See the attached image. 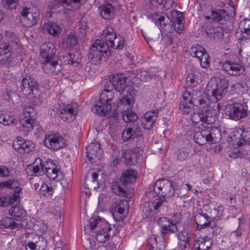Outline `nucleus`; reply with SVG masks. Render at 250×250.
Segmentation results:
<instances>
[{
	"mask_svg": "<svg viewBox=\"0 0 250 250\" xmlns=\"http://www.w3.org/2000/svg\"><path fill=\"white\" fill-rule=\"evenodd\" d=\"M69 59L68 60L67 62L70 64H78L80 62V59L82 57L81 54L79 52H76L75 54L71 53H68Z\"/></svg>",
	"mask_w": 250,
	"mask_h": 250,
	"instance_id": "obj_49",
	"label": "nucleus"
},
{
	"mask_svg": "<svg viewBox=\"0 0 250 250\" xmlns=\"http://www.w3.org/2000/svg\"><path fill=\"white\" fill-rule=\"evenodd\" d=\"M98 11L101 17L104 20H111L114 15V9L112 4L109 3L100 6Z\"/></svg>",
	"mask_w": 250,
	"mask_h": 250,
	"instance_id": "obj_26",
	"label": "nucleus"
},
{
	"mask_svg": "<svg viewBox=\"0 0 250 250\" xmlns=\"http://www.w3.org/2000/svg\"><path fill=\"white\" fill-rule=\"evenodd\" d=\"M228 14L224 9L212 10L210 16L206 17V19H210L214 22H221L226 21Z\"/></svg>",
	"mask_w": 250,
	"mask_h": 250,
	"instance_id": "obj_29",
	"label": "nucleus"
},
{
	"mask_svg": "<svg viewBox=\"0 0 250 250\" xmlns=\"http://www.w3.org/2000/svg\"><path fill=\"white\" fill-rule=\"evenodd\" d=\"M152 76L150 72L147 70H144L139 72L136 74V77L142 81H147L152 79Z\"/></svg>",
	"mask_w": 250,
	"mask_h": 250,
	"instance_id": "obj_50",
	"label": "nucleus"
},
{
	"mask_svg": "<svg viewBox=\"0 0 250 250\" xmlns=\"http://www.w3.org/2000/svg\"><path fill=\"white\" fill-rule=\"evenodd\" d=\"M106 41H108L110 44V46L112 48L121 50L123 49L125 46V39L123 37L119 34H116L111 37L106 38Z\"/></svg>",
	"mask_w": 250,
	"mask_h": 250,
	"instance_id": "obj_27",
	"label": "nucleus"
},
{
	"mask_svg": "<svg viewBox=\"0 0 250 250\" xmlns=\"http://www.w3.org/2000/svg\"><path fill=\"white\" fill-rule=\"evenodd\" d=\"M113 28L108 25L103 30L102 35L104 36L105 41L100 40L95 41V65L99 64L102 61H105L107 57L110 55L109 45L107 42L106 38L114 36Z\"/></svg>",
	"mask_w": 250,
	"mask_h": 250,
	"instance_id": "obj_3",
	"label": "nucleus"
},
{
	"mask_svg": "<svg viewBox=\"0 0 250 250\" xmlns=\"http://www.w3.org/2000/svg\"><path fill=\"white\" fill-rule=\"evenodd\" d=\"M0 225L5 228H9L11 229H19L22 227L20 220L10 217H5L2 218L0 221Z\"/></svg>",
	"mask_w": 250,
	"mask_h": 250,
	"instance_id": "obj_25",
	"label": "nucleus"
},
{
	"mask_svg": "<svg viewBox=\"0 0 250 250\" xmlns=\"http://www.w3.org/2000/svg\"><path fill=\"white\" fill-rule=\"evenodd\" d=\"M94 143H91L86 147V157L90 162V164H92L93 155L94 151Z\"/></svg>",
	"mask_w": 250,
	"mask_h": 250,
	"instance_id": "obj_56",
	"label": "nucleus"
},
{
	"mask_svg": "<svg viewBox=\"0 0 250 250\" xmlns=\"http://www.w3.org/2000/svg\"><path fill=\"white\" fill-rule=\"evenodd\" d=\"M19 193L15 191L13 194L7 197H0V206L5 207L12 205L15 202H18Z\"/></svg>",
	"mask_w": 250,
	"mask_h": 250,
	"instance_id": "obj_33",
	"label": "nucleus"
},
{
	"mask_svg": "<svg viewBox=\"0 0 250 250\" xmlns=\"http://www.w3.org/2000/svg\"><path fill=\"white\" fill-rule=\"evenodd\" d=\"M225 112L230 119L237 121L246 116L247 110L243 104L236 102L228 104Z\"/></svg>",
	"mask_w": 250,
	"mask_h": 250,
	"instance_id": "obj_8",
	"label": "nucleus"
},
{
	"mask_svg": "<svg viewBox=\"0 0 250 250\" xmlns=\"http://www.w3.org/2000/svg\"><path fill=\"white\" fill-rule=\"evenodd\" d=\"M207 53L205 49L199 45L192 46L190 49L191 56L197 58L198 60H200L205 53Z\"/></svg>",
	"mask_w": 250,
	"mask_h": 250,
	"instance_id": "obj_38",
	"label": "nucleus"
},
{
	"mask_svg": "<svg viewBox=\"0 0 250 250\" xmlns=\"http://www.w3.org/2000/svg\"><path fill=\"white\" fill-rule=\"evenodd\" d=\"M124 158L126 163L129 165H133L137 162L136 154L131 149L125 151Z\"/></svg>",
	"mask_w": 250,
	"mask_h": 250,
	"instance_id": "obj_42",
	"label": "nucleus"
},
{
	"mask_svg": "<svg viewBox=\"0 0 250 250\" xmlns=\"http://www.w3.org/2000/svg\"><path fill=\"white\" fill-rule=\"evenodd\" d=\"M137 175L136 171L131 168L127 169L123 172L120 182L125 187L129 184L134 182Z\"/></svg>",
	"mask_w": 250,
	"mask_h": 250,
	"instance_id": "obj_22",
	"label": "nucleus"
},
{
	"mask_svg": "<svg viewBox=\"0 0 250 250\" xmlns=\"http://www.w3.org/2000/svg\"><path fill=\"white\" fill-rule=\"evenodd\" d=\"M211 218L206 213H197L194 217V221L197 225L196 229H200L208 226L212 227Z\"/></svg>",
	"mask_w": 250,
	"mask_h": 250,
	"instance_id": "obj_23",
	"label": "nucleus"
},
{
	"mask_svg": "<svg viewBox=\"0 0 250 250\" xmlns=\"http://www.w3.org/2000/svg\"><path fill=\"white\" fill-rule=\"evenodd\" d=\"M122 117L125 122L127 123V124L138 123L137 122L138 119V116L131 110L124 111L122 113Z\"/></svg>",
	"mask_w": 250,
	"mask_h": 250,
	"instance_id": "obj_37",
	"label": "nucleus"
},
{
	"mask_svg": "<svg viewBox=\"0 0 250 250\" xmlns=\"http://www.w3.org/2000/svg\"><path fill=\"white\" fill-rule=\"evenodd\" d=\"M154 192L157 197L149 203L150 210L154 208L157 210L166 201V197H171L174 195V187L171 182L167 179L158 180L153 185Z\"/></svg>",
	"mask_w": 250,
	"mask_h": 250,
	"instance_id": "obj_2",
	"label": "nucleus"
},
{
	"mask_svg": "<svg viewBox=\"0 0 250 250\" xmlns=\"http://www.w3.org/2000/svg\"><path fill=\"white\" fill-rule=\"evenodd\" d=\"M58 58H53L46 60L43 63L42 68L44 71L48 74H57L62 69Z\"/></svg>",
	"mask_w": 250,
	"mask_h": 250,
	"instance_id": "obj_19",
	"label": "nucleus"
},
{
	"mask_svg": "<svg viewBox=\"0 0 250 250\" xmlns=\"http://www.w3.org/2000/svg\"><path fill=\"white\" fill-rule=\"evenodd\" d=\"M222 69L230 76H238L243 74L245 68L240 64L231 61H225L222 63Z\"/></svg>",
	"mask_w": 250,
	"mask_h": 250,
	"instance_id": "obj_13",
	"label": "nucleus"
},
{
	"mask_svg": "<svg viewBox=\"0 0 250 250\" xmlns=\"http://www.w3.org/2000/svg\"><path fill=\"white\" fill-rule=\"evenodd\" d=\"M114 97L112 89L108 88L105 83L104 88L100 95L99 101L95 104V113L102 116H105L112 108L111 102Z\"/></svg>",
	"mask_w": 250,
	"mask_h": 250,
	"instance_id": "obj_4",
	"label": "nucleus"
},
{
	"mask_svg": "<svg viewBox=\"0 0 250 250\" xmlns=\"http://www.w3.org/2000/svg\"><path fill=\"white\" fill-rule=\"evenodd\" d=\"M151 2L152 4L158 3L159 5H163L164 6L167 7L166 5H167V6L169 5L171 6L172 4L173 1L170 0H151Z\"/></svg>",
	"mask_w": 250,
	"mask_h": 250,
	"instance_id": "obj_60",
	"label": "nucleus"
},
{
	"mask_svg": "<svg viewBox=\"0 0 250 250\" xmlns=\"http://www.w3.org/2000/svg\"><path fill=\"white\" fill-rule=\"evenodd\" d=\"M170 15L172 17V20L175 23V24H183V21L184 18L181 12L177 10H171Z\"/></svg>",
	"mask_w": 250,
	"mask_h": 250,
	"instance_id": "obj_47",
	"label": "nucleus"
},
{
	"mask_svg": "<svg viewBox=\"0 0 250 250\" xmlns=\"http://www.w3.org/2000/svg\"><path fill=\"white\" fill-rule=\"evenodd\" d=\"M142 135L139 123L127 124L122 132V139L124 142H128Z\"/></svg>",
	"mask_w": 250,
	"mask_h": 250,
	"instance_id": "obj_11",
	"label": "nucleus"
},
{
	"mask_svg": "<svg viewBox=\"0 0 250 250\" xmlns=\"http://www.w3.org/2000/svg\"><path fill=\"white\" fill-rule=\"evenodd\" d=\"M52 167L45 171L46 175L50 179H54L57 177L58 170L56 165H52Z\"/></svg>",
	"mask_w": 250,
	"mask_h": 250,
	"instance_id": "obj_54",
	"label": "nucleus"
},
{
	"mask_svg": "<svg viewBox=\"0 0 250 250\" xmlns=\"http://www.w3.org/2000/svg\"><path fill=\"white\" fill-rule=\"evenodd\" d=\"M37 161H39V163L35 165V164H33V166H28V168L30 170H32L33 173L35 174L36 175H41L44 173L43 169V165L42 163V160L40 158L36 160V162H37Z\"/></svg>",
	"mask_w": 250,
	"mask_h": 250,
	"instance_id": "obj_43",
	"label": "nucleus"
},
{
	"mask_svg": "<svg viewBox=\"0 0 250 250\" xmlns=\"http://www.w3.org/2000/svg\"><path fill=\"white\" fill-rule=\"evenodd\" d=\"M229 86V80L226 78L220 79L219 82L216 84V88L212 91V97L218 102L221 100L227 92Z\"/></svg>",
	"mask_w": 250,
	"mask_h": 250,
	"instance_id": "obj_18",
	"label": "nucleus"
},
{
	"mask_svg": "<svg viewBox=\"0 0 250 250\" xmlns=\"http://www.w3.org/2000/svg\"><path fill=\"white\" fill-rule=\"evenodd\" d=\"M22 17V21L24 26L29 27L36 24L40 20L38 9L35 7H23L21 11Z\"/></svg>",
	"mask_w": 250,
	"mask_h": 250,
	"instance_id": "obj_7",
	"label": "nucleus"
},
{
	"mask_svg": "<svg viewBox=\"0 0 250 250\" xmlns=\"http://www.w3.org/2000/svg\"><path fill=\"white\" fill-rule=\"evenodd\" d=\"M126 78L123 74H117L109 78L108 80H106L105 83L108 88H113L120 93L123 92L127 87Z\"/></svg>",
	"mask_w": 250,
	"mask_h": 250,
	"instance_id": "obj_10",
	"label": "nucleus"
},
{
	"mask_svg": "<svg viewBox=\"0 0 250 250\" xmlns=\"http://www.w3.org/2000/svg\"><path fill=\"white\" fill-rule=\"evenodd\" d=\"M86 0H54V5L68 11L78 9Z\"/></svg>",
	"mask_w": 250,
	"mask_h": 250,
	"instance_id": "obj_17",
	"label": "nucleus"
},
{
	"mask_svg": "<svg viewBox=\"0 0 250 250\" xmlns=\"http://www.w3.org/2000/svg\"><path fill=\"white\" fill-rule=\"evenodd\" d=\"M157 223L163 237L178 231L177 224L179 222L175 220L167 217H160Z\"/></svg>",
	"mask_w": 250,
	"mask_h": 250,
	"instance_id": "obj_9",
	"label": "nucleus"
},
{
	"mask_svg": "<svg viewBox=\"0 0 250 250\" xmlns=\"http://www.w3.org/2000/svg\"><path fill=\"white\" fill-rule=\"evenodd\" d=\"M44 143L47 147L53 150H58L65 145V140L58 134H51L46 136Z\"/></svg>",
	"mask_w": 250,
	"mask_h": 250,
	"instance_id": "obj_12",
	"label": "nucleus"
},
{
	"mask_svg": "<svg viewBox=\"0 0 250 250\" xmlns=\"http://www.w3.org/2000/svg\"><path fill=\"white\" fill-rule=\"evenodd\" d=\"M236 37L239 40H247L250 39V31L249 30L241 28V26H239L238 29L235 33Z\"/></svg>",
	"mask_w": 250,
	"mask_h": 250,
	"instance_id": "obj_44",
	"label": "nucleus"
},
{
	"mask_svg": "<svg viewBox=\"0 0 250 250\" xmlns=\"http://www.w3.org/2000/svg\"><path fill=\"white\" fill-rule=\"evenodd\" d=\"M244 87L242 83H237L230 87V92L231 94H240L244 91Z\"/></svg>",
	"mask_w": 250,
	"mask_h": 250,
	"instance_id": "obj_52",
	"label": "nucleus"
},
{
	"mask_svg": "<svg viewBox=\"0 0 250 250\" xmlns=\"http://www.w3.org/2000/svg\"><path fill=\"white\" fill-rule=\"evenodd\" d=\"M40 192L41 194L44 196L49 197L52 194L53 189L46 184H43L40 189Z\"/></svg>",
	"mask_w": 250,
	"mask_h": 250,
	"instance_id": "obj_51",
	"label": "nucleus"
},
{
	"mask_svg": "<svg viewBox=\"0 0 250 250\" xmlns=\"http://www.w3.org/2000/svg\"><path fill=\"white\" fill-rule=\"evenodd\" d=\"M212 245V240L208 236L200 237L196 242L194 246L197 250H208Z\"/></svg>",
	"mask_w": 250,
	"mask_h": 250,
	"instance_id": "obj_30",
	"label": "nucleus"
},
{
	"mask_svg": "<svg viewBox=\"0 0 250 250\" xmlns=\"http://www.w3.org/2000/svg\"><path fill=\"white\" fill-rule=\"evenodd\" d=\"M206 32L208 38L215 41L222 40L224 36L223 30L219 26L208 27Z\"/></svg>",
	"mask_w": 250,
	"mask_h": 250,
	"instance_id": "obj_28",
	"label": "nucleus"
},
{
	"mask_svg": "<svg viewBox=\"0 0 250 250\" xmlns=\"http://www.w3.org/2000/svg\"><path fill=\"white\" fill-rule=\"evenodd\" d=\"M9 214L13 216L20 218L25 216V210L20 205L16 204L9 210Z\"/></svg>",
	"mask_w": 250,
	"mask_h": 250,
	"instance_id": "obj_40",
	"label": "nucleus"
},
{
	"mask_svg": "<svg viewBox=\"0 0 250 250\" xmlns=\"http://www.w3.org/2000/svg\"><path fill=\"white\" fill-rule=\"evenodd\" d=\"M159 111L157 109L146 112L141 118L142 124L145 129H151L158 118Z\"/></svg>",
	"mask_w": 250,
	"mask_h": 250,
	"instance_id": "obj_16",
	"label": "nucleus"
},
{
	"mask_svg": "<svg viewBox=\"0 0 250 250\" xmlns=\"http://www.w3.org/2000/svg\"><path fill=\"white\" fill-rule=\"evenodd\" d=\"M188 156V154L185 150L179 149L178 151L177 158L179 160L183 161L185 160Z\"/></svg>",
	"mask_w": 250,
	"mask_h": 250,
	"instance_id": "obj_62",
	"label": "nucleus"
},
{
	"mask_svg": "<svg viewBox=\"0 0 250 250\" xmlns=\"http://www.w3.org/2000/svg\"><path fill=\"white\" fill-rule=\"evenodd\" d=\"M43 28L54 37H58L61 33L60 27L54 22H48L44 24Z\"/></svg>",
	"mask_w": 250,
	"mask_h": 250,
	"instance_id": "obj_35",
	"label": "nucleus"
},
{
	"mask_svg": "<svg viewBox=\"0 0 250 250\" xmlns=\"http://www.w3.org/2000/svg\"><path fill=\"white\" fill-rule=\"evenodd\" d=\"M41 56L46 60L58 58L55 55L56 50L53 44L50 42L45 43L42 44L40 47Z\"/></svg>",
	"mask_w": 250,
	"mask_h": 250,
	"instance_id": "obj_21",
	"label": "nucleus"
},
{
	"mask_svg": "<svg viewBox=\"0 0 250 250\" xmlns=\"http://www.w3.org/2000/svg\"><path fill=\"white\" fill-rule=\"evenodd\" d=\"M111 188L113 192L117 195L127 198H129L132 196L131 193H128L125 188L122 187V185L117 183H113L111 186Z\"/></svg>",
	"mask_w": 250,
	"mask_h": 250,
	"instance_id": "obj_36",
	"label": "nucleus"
},
{
	"mask_svg": "<svg viewBox=\"0 0 250 250\" xmlns=\"http://www.w3.org/2000/svg\"><path fill=\"white\" fill-rule=\"evenodd\" d=\"M238 146H243L247 151L250 149V127H244L239 140L237 142Z\"/></svg>",
	"mask_w": 250,
	"mask_h": 250,
	"instance_id": "obj_24",
	"label": "nucleus"
},
{
	"mask_svg": "<svg viewBox=\"0 0 250 250\" xmlns=\"http://www.w3.org/2000/svg\"><path fill=\"white\" fill-rule=\"evenodd\" d=\"M239 26H241L242 29L244 28V29H246L250 31V20L242 21L240 22Z\"/></svg>",
	"mask_w": 250,
	"mask_h": 250,
	"instance_id": "obj_63",
	"label": "nucleus"
},
{
	"mask_svg": "<svg viewBox=\"0 0 250 250\" xmlns=\"http://www.w3.org/2000/svg\"><path fill=\"white\" fill-rule=\"evenodd\" d=\"M128 208V202L126 200H122L117 203L114 208V213L113 214L115 217V214L118 213L122 215L120 216V219H122L123 217L125 216V212Z\"/></svg>",
	"mask_w": 250,
	"mask_h": 250,
	"instance_id": "obj_32",
	"label": "nucleus"
},
{
	"mask_svg": "<svg viewBox=\"0 0 250 250\" xmlns=\"http://www.w3.org/2000/svg\"><path fill=\"white\" fill-rule=\"evenodd\" d=\"M20 89L25 96L33 95L36 98L40 95L39 85L38 83L30 77H23L21 82Z\"/></svg>",
	"mask_w": 250,
	"mask_h": 250,
	"instance_id": "obj_6",
	"label": "nucleus"
},
{
	"mask_svg": "<svg viewBox=\"0 0 250 250\" xmlns=\"http://www.w3.org/2000/svg\"><path fill=\"white\" fill-rule=\"evenodd\" d=\"M207 133L208 131H206V128L202 127L201 131L195 132L193 136L195 142L199 145H203L207 143Z\"/></svg>",
	"mask_w": 250,
	"mask_h": 250,
	"instance_id": "obj_34",
	"label": "nucleus"
},
{
	"mask_svg": "<svg viewBox=\"0 0 250 250\" xmlns=\"http://www.w3.org/2000/svg\"><path fill=\"white\" fill-rule=\"evenodd\" d=\"M18 0H2L4 7L7 9H14L17 5Z\"/></svg>",
	"mask_w": 250,
	"mask_h": 250,
	"instance_id": "obj_58",
	"label": "nucleus"
},
{
	"mask_svg": "<svg viewBox=\"0 0 250 250\" xmlns=\"http://www.w3.org/2000/svg\"><path fill=\"white\" fill-rule=\"evenodd\" d=\"M39 242H36V243H33L32 242H29L27 243L26 245V250H28V249L27 247H28V248L30 250H35L36 249H37L38 248V249H40V247L39 245Z\"/></svg>",
	"mask_w": 250,
	"mask_h": 250,
	"instance_id": "obj_64",
	"label": "nucleus"
},
{
	"mask_svg": "<svg viewBox=\"0 0 250 250\" xmlns=\"http://www.w3.org/2000/svg\"><path fill=\"white\" fill-rule=\"evenodd\" d=\"M199 81L198 75L193 73L189 74L186 78L187 84L188 86H195L199 83Z\"/></svg>",
	"mask_w": 250,
	"mask_h": 250,
	"instance_id": "obj_45",
	"label": "nucleus"
},
{
	"mask_svg": "<svg viewBox=\"0 0 250 250\" xmlns=\"http://www.w3.org/2000/svg\"><path fill=\"white\" fill-rule=\"evenodd\" d=\"M12 146L15 150L21 153H29L34 149L35 145L30 141H25L23 138L19 136L13 142Z\"/></svg>",
	"mask_w": 250,
	"mask_h": 250,
	"instance_id": "obj_15",
	"label": "nucleus"
},
{
	"mask_svg": "<svg viewBox=\"0 0 250 250\" xmlns=\"http://www.w3.org/2000/svg\"><path fill=\"white\" fill-rule=\"evenodd\" d=\"M210 56L207 53L202 56L199 61L200 62L201 66L203 68H208L210 66Z\"/></svg>",
	"mask_w": 250,
	"mask_h": 250,
	"instance_id": "obj_53",
	"label": "nucleus"
},
{
	"mask_svg": "<svg viewBox=\"0 0 250 250\" xmlns=\"http://www.w3.org/2000/svg\"><path fill=\"white\" fill-rule=\"evenodd\" d=\"M14 51V45L9 42L0 44V64L8 65L11 62V54Z\"/></svg>",
	"mask_w": 250,
	"mask_h": 250,
	"instance_id": "obj_14",
	"label": "nucleus"
},
{
	"mask_svg": "<svg viewBox=\"0 0 250 250\" xmlns=\"http://www.w3.org/2000/svg\"><path fill=\"white\" fill-rule=\"evenodd\" d=\"M179 239L184 242L185 244H188L189 242V234L187 230L182 231L178 234Z\"/></svg>",
	"mask_w": 250,
	"mask_h": 250,
	"instance_id": "obj_57",
	"label": "nucleus"
},
{
	"mask_svg": "<svg viewBox=\"0 0 250 250\" xmlns=\"http://www.w3.org/2000/svg\"><path fill=\"white\" fill-rule=\"evenodd\" d=\"M95 148H96V149L95 152V159L97 158L98 160L100 161H102L104 159V154L99 143L95 142Z\"/></svg>",
	"mask_w": 250,
	"mask_h": 250,
	"instance_id": "obj_55",
	"label": "nucleus"
},
{
	"mask_svg": "<svg viewBox=\"0 0 250 250\" xmlns=\"http://www.w3.org/2000/svg\"><path fill=\"white\" fill-rule=\"evenodd\" d=\"M17 122L16 119L10 117L9 115L0 113V123H2L4 125H10L13 124H16Z\"/></svg>",
	"mask_w": 250,
	"mask_h": 250,
	"instance_id": "obj_46",
	"label": "nucleus"
},
{
	"mask_svg": "<svg viewBox=\"0 0 250 250\" xmlns=\"http://www.w3.org/2000/svg\"><path fill=\"white\" fill-rule=\"evenodd\" d=\"M21 123L22 127L27 129V130L24 133V134L26 135L27 133L33 129V125L34 124L33 120L30 118H27L26 117L25 118V119H23L21 121Z\"/></svg>",
	"mask_w": 250,
	"mask_h": 250,
	"instance_id": "obj_48",
	"label": "nucleus"
},
{
	"mask_svg": "<svg viewBox=\"0 0 250 250\" xmlns=\"http://www.w3.org/2000/svg\"><path fill=\"white\" fill-rule=\"evenodd\" d=\"M10 172L9 169L5 166L0 165V177H7L9 176Z\"/></svg>",
	"mask_w": 250,
	"mask_h": 250,
	"instance_id": "obj_61",
	"label": "nucleus"
},
{
	"mask_svg": "<svg viewBox=\"0 0 250 250\" xmlns=\"http://www.w3.org/2000/svg\"><path fill=\"white\" fill-rule=\"evenodd\" d=\"M210 211L209 212V216L211 219H220L223 215L224 208L220 204L216 202L212 203L210 206Z\"/></svg>",
	"mask_w": 250,
	"mask_h": 250,
	"instance_id": "obj_31",
	"label": "nucleus"
},
{
	"mask_svg": "<svg viewBox=\"0 0 250 250\" xmlns=\"http://www.w3.org/2000/svg\"><path fill=\"white\" fill-rule=\"evenodd\" d=\"M77 44V39L74 35H69L62 42L63 47L67 50L71 49Z\"/></svg>",
	"mask_w": 250,
	"mask_h": 250,
	"instance_id": "obj_39",
	"label": "nucleus"
},
{
	"mask_svg": "<svg viewBox=\"0 0 250 250\" xmlns=\"http://www.w3.org/2000/svg\"><path fill=\"white\" fill-rule=\"evenodd\" d=\"M148 17L150 19L155 22V24L160 25L162 28H164L171 21L170 19V15L165 13L154 12L150 14Z\"/></svg>",
	"mask_w": 250,
	"mask_h": 250,
	"instance_id": "obj_20",
	"label": "nucleus"
},
{
	"mask_svg": "<svg viewBox=\"0 0 250 250\" xmlns=\"http://www.w3.org/2000/svg\"><path fill=\"white\" fill-rule=\"evenodd\" d=\"M192 105L196 106L199 111L191 117L192 122L206 128L208 143L211 145L219 143L222 138L221 130L217 127L212 126L217 111L210 105L208 96L199 90L192 93L185 91L179 105L180 110L183 114H188L192 111Z\"/></svg>",
	"mask_w": 250,
	"mask_h": 250,
	"instance_id": "obj_1",
	"label": "nucleus"
},
{
	"mask_svg": "<svg viewBox=\"0 0 250 250\" xmlns=\"http://www.w3.org/2000/svg\"><path fill=\"white\" fill-rule=\"evenodd\" d=\"M78 36L80 38H83L87 32V26L85 24L81 23L79 24V27L78 30Z\"/></svg>",
	"mask_w": 250,
	"mask_h": 250,
	"instance_id": "obj_59",
	"label": "nucleus"
},
{
	"mask_svg": "<svg viewBox=\"0 0 250 250\" xmlns=\"http://www.w3.org/2000/svg\"><path fill=\"white\" fill-rule=\"evenodd\" d=\"M111 227L104 219L99 216L95 217V238L98 242L104 243L112 234L113 236L114 233H111Z\"/></svg>",
	"mask_w": 250,
	"mask_h": 250,
	"instance_id": "obj_5",
	"label": "nucleus"
},
{
	"mask_svg": "<svg viewBox=\"0 0 250 250\" xmlns=\"http://www.w3.org/2000/svg\"><path fill=\"white\" fill-rule=\"evenodd\" d=\"M91 178H88L87 175H86L85 177V180L84 182V189L83 191V192L85 194V195L89 197L91 194V191H90V188H92L93 187V182L94 181V172L91 173Z\"/></svg>",
	"mask_w": 250,
	"mask_h": 250,
	"instance_id": "obj_41",
	"label": "nucleus"
}]
</instances>
